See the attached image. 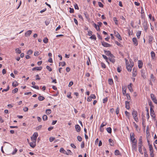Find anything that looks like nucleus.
<instances>
[{
  "label": "nucleus",
  "mask_w": 157,
  "mask_h": 157,
  "mask_svg": "<svg viewBox=\"0 0 157 157\" xmlns=\"http://www.w3.org/2000/svg\"><path fill=\"white\" fill-rule=\"evenodd\" d=\"M117 34H116L115 36L117 37L119 40H121L122 38L118 32H116Z\"/></svg>",
  "instance_id": "nucleus-18"
},
{
  "label": "nucleus",
  "mask_w": 157,
  "mask_h": 157,
  "mask_svg": "<svg viewBox=\"0 0 157 157\" xmlns=\"http://www.w3.org/2000/svg\"><path fill=\"white\" fill-rule=\"evenodd\" d=\"M33 53V51L32 50H30L28 51L27 52V54L28 55H30L32 54Z\"/></svg>",
  "instance_id": "nucleus-47"
},
{
  "label": "nucleus",
  "mask_w": 157,
  "mask_h": 157,
  "mask_svg": "<svg viewBox=\"0 0 157 157\" xmlns=\"http://www.w3.org/2000/svg\"><path fill=\"white\" fill-rule=\"evenodd\" d=\"M106 130L109 133H111V128H106Z\"/></svg>",
  "instance_id": "nucleus-56"
},
{
  "label": "nucleus",
  "mask_w": 157,
  "mask_h": 157,
  "mask_svg": "<svg viewBox=\"0 0 157 157\" xmlns=\"http://www.w3.org/2000/svg\"><path fill=\"white\" fill-rule=\"evenodd\" d=\"M38 136V134L37 132H35L34 133L33 136L31 137V139L32 141H36V139Z\"/></svg>",
  "instance_id": "nucleus-1"
},
{
  "label": "nucleus",
  "mask_w": 157,
  "mask_h": 157,
  "mask_svg": "<svg viewBox=\"0 0 157 157\" xmlns=\"http://www.w3.org/2000/svg\"><path fill=\"white\" fill-rule=\"evenodd\" d=\"M98 5L100 7L103 8V5L101 2H98Z\"/></svg>",
  "instance_id": "nucleus-44"
},
{
  "label": "nucleus",
  "mask_w": 157,
  "mask_h": 157,
  "mask_svg": "<svg viewBox=\"0 0 157 157\" xmlns=\"http://www.w3.org/2000/svg\"><path fill=\"white\" fill-rule=\"evenodd\" d=\"M78 140L80 142L82 141V138L80 136H78L77 137Z\"/></svg>",
  "instance_id": "nucleus-57"
},
{
  "label": "nucleus",
  "mask_w": 157,
  "mask_h": 157,
  "mask_svg": "<svg viewBox=\"0 0 157 157\" xmlns=\"http://www.w3.org/2000/svg\"><path fill=\"white\" fill-rule=\"evenodd\" d=\"M146 111H147V118H148L149 117V109L148 108L146 107H145Z\"/></svg>",
  "instance_id": "nucleus-30"
},
{
  "label": "nucleus",
  "mask_w": 157,
  "mask_h": 157,
  "mask_svg": "<svg viewBox=\"0 0 157 157\" xmlns=\"http://www.w3.org/2000/svg\"><path fill=\"white\" fill-rule=\"evenodd\" d=\"M90 38L91 39H94L95 40L96 39V37L94 34L91 35V36L90 37Z\"/></svg>",
  "instance_id": "nucleus-31"
},
{
  "label": "nucleus",
  "mask_w": 157,
  "mask_h": 157,
  "mask_svg": "<svg viewBox=\"0 0 157 157\" xmlns=\"http://www.w3.org/2000/svg\"><path fill=\"white\" fill-rule=\"evenodd\" d=\"M72 152L71 151V150H67V152L66 151V153L65 154L67 155H71L72 154Z\"/></svg>",
  "instance_id": "nucleus-32"
},
{
  "label": "nucleus",
  "mask_w": 157,
  "mask_h": 157,
  "mask_svg": "<svg viewBox=\"0 0 157 157\" xmlns=\"http://www.w3.org/2000/svg\"><path fill=\"white\" fill-rule=\"evenodd\" d=\"M153 39V37L152 36H150L149 38V42L151 44Z\"/></svg>",
  "instance_id": "nucleus-34"
},
{
  "label": "nucleus",
  "mask_w": 157,
  "mask_h": 157,
  "mask_svg": "<svg viewBox=\"0 0 157 157\" xmlns=\"http://www.w3.org/2000/svg\"><path fill=\"white\" fill-rule=\"evenodd\" d=\"M132 142V147H134V146H136V144L137 140H136L135 138L133 139L132 140H131Z\"/></svg>",
  "instance_id": "nucleus-12"
},
{
  "label": "nucleus",
  "mask_w": 157,
  "mask_h": 157,
  "mask_svg": "<svg viewBox=\"0 0 157 157\" xmlns=\"http://www.w3.org/2000/svg\"><path fill=\"white\" fill-rule=\"evenodd\" d=\"M55 139V138L52 137H50L49 138V140L51 142H52Z\"/></svg>",
  "instance_id": "nucleus-63"
},
{
  "label": "nucleus",
  "mask_w": 157,
  "mask_h": 157,
  "mask_svg": "<svg viewBox=\"0 0 157 157\" xmlns=\"http://www.w3.org/2000/svg\"><path fill=\"white\" fill-rule=\"evenodd\" d=\"M84 15L86 18L87 19H88L89 18V15H88L87 13V12H85L84 13Z\"/></svg>",
  "instance_id": "nucleus-41"
},
{
  "label": "nucleus",
  "mask_w": 157,
  "mask_h": 157,
  "mask_svg": "<svg viewBox=\"0 0 157 157\" xmlns=\"http://www.w3.org/2000/svg\"><path fill=\"white\" fill-rule=\"evenodd\" d=\"M46 113L47 114H49L51 113V110L50 109H47L46 111Z\"/></svg>",
  "instance_id": "nucleus-35"
},
{
  "label": "nucleus",
  "mask_w": 157,
  "mask_h": 157,
  "mask_svg": "<svg viewBox=\"0 0 157 157\" xmlns=\"http://www.w3.org/2000/svg\"><path fill=\"white\" fill-rule=\"evenodd\" d=\"M150 113L151 116L153 118H155V115L154 113V111L152 108H150Z\"/></svg>",
  "instance_id": "nucleus-7"
},
{
  "label": "nucleus",
  "mask_w": 157,
  "mask_h": 157,
  "mask_svg": "<svg viewBox=\"0 0 157 157\" xmlns=\"http://www.w3.org/2000/svg\"><path fill=\"white\" fill-rule=\"evenodd\" d=\"M40 54L39 52H35L34 53V55L35 56H37Z\"/></svg>",
  "instance_id": "nucleus-60"
},
{
  "label": "nucleus",
  "mask_w": 157,
  "mask_h": 157,
  "mask_svg": "<svg viewBox=\"0 0 157 157\" xmlns=\"http://www.w3.org/2000/svg\"><path fill=\"white\" fill-rule=\"evenodd\" d=\"M46 68L47 69H48L49 71H52V69L51 67H50L49 66L47 65L46 67Z\"/></svg>",
  "instance_id": "nucleus-51"
},
{
  "label": "nucleus",
  "mask_w": 157,
  "mask_h": 157,
  "mask_svg": "<svg viewBox=\"0 0 157 157\" xmlns=\"http://www.w3.org/2000/svg\"><path fill=\"white\" fill-rule=\"evenodd\" d=\"M104 52L105 54L108 56H109L111 54V52L109 51L104 50Z\"/></svg>",
  "instance_id": "nucleus-24"
},
{
  "label": "nucleus",
  "mask_w": 157,
  "mask_h": 157,
  "mask_svg": "<svg viewBox=\"0 0 157 157\" xmlns=\"http://www.w3.org/2000/svg\"><path fill=\"white\" fill-rule=\"evenodd\" d=\"M134 71V68H133V72L132 73V75L134 77H135L136 75L137 72H136V70H135Z\"/></svg>",
  "instance_id": "nucleus-42"
},
{
  "label": "nucleus",
  "mask_w": 157,
  "mask_h": 157,
  "mask_svg": "<svg viewBox=\"0 0 157 157\" xmlns=\"http://www.w3.org/2000/svg\"><path fill=\"white\" fill-rule=\"evenodd\" d=\"M102 56L103 57L105 60L106 61V62H107L108 63H109V62H108V58L106 56H105L104 55H102Z\"/></svg>",
  "instance_id": "nucleus-28"
},
{
  "label": "nucleus",
  "mask_w": 157,
  "mask_h": 157,
  "mask_svg": "<svg viewBox=\"0 0 157 157\" xmlns=\"http://www.w3.org/2000/svg\"><path fill=\"white\" fill-rule=\"evenodd\" d=\"M142 144H138L139 147V152L142 154H143V153L142 152Z\"/></svg>",
  "instance_id": "nucleus-13"
},
{
  "label": "nucleus",
  "mask_w": 157,
  "mask_h": 157,
  "mask_svg": "<svg viewBox=\"0 0 157 157\" xmlns=\"http://www.w3.org/2000/svg\"><path fill=\"white\" fill-rule=\"evenodd\" d=\"M122 90L123 94L124 95L125 94H126V87L125 86H124V87L123 86L122 87Z\"/></svg>",
  "instance_id": "nucleus-16"
},
{
  "label": "nucleus",
  "mask_w": 157,
  "mask_h": 157,
  "mask_svg": "<svg viewBox=\"0 0 157 157\" xmlns=\"http://www.w3.org/2000/svg\"><path fill=\"white\" fill-rule=\"evenodd\" d=\"M150 152H153V148L151 145H149V146Z\"/></svg>",
  "instance_id": "nucleus-37"
},
{
  "label": "nucleus",
  "mask_w": 157,
  "mask_h": 157,
  "mask_svg": "<svg viewBox=\"0 0 157 157\" xmlns=\"http://www.w3.org/2000/svg\"><path fill=\"white\" fill-rule=\"evenodd\" d=\"M43 41L44 43L46 44L48 42V39L47 37H45L43 40Z\"/></svg>",
  "instance_id": "nucleus-40"
},
{
  "label": "nucleus",
  "mask_w": 157,
  "mask_h": 157,
  "mask_svg": "<svg viewBox=\"0 0 157 157\" xmlns=\"http://www.w3.org/2000/svg\"><path fill=\"white\" fill-rule=\"evenodd\" d=\"M48 119V117L46 115H44L43 116V119L44 121H46Z\"/></svg>",
  "instance_id": "nucleus-46"
},
{
  "label": "nucleus",
  "mask_w": 157,
  "mask_h": 157,
  "mask_svg": "<svg viewBox=\"0 0 157 157\" xmlns=\"http://www.w3.org/2000/svg\"><path fill=\"white\" fill-rule=\"evenodd\" d=\"M109 142L111 146H113L114 141L111 139H109Z\"/></svg>",
  "instance_id": "nucleus-26"
},
{
  "label": "nucleus",
  "mask_w": 157,
  "mask_h": 157,
  "mask_svg": "<svg viewBox=\"0 0 157 157\" xmlns=\"http://www.w3.org/2000/svg\"><path fill=\"white\" fill-rule=\"evenodd\" d=\"M117 72H120L122 70L121 67L120 66V67H117Z\"/></svg>",
  "instance_id": "nucleus-45"
},
{
  "label": "nucleus",
  "mask_w": 157,
  "mask_h": 157,
  "mask_svg": "<svg viewBox=\"0 0 157 157\" xmlns=\"http://www.w3.org/2000/svg\"><path fill=\"white\" fill-rule=\"evenodd\" d=\"M108 100V98L107 97H106L104 98L103 100V103H105Z\"/></svg>",
  "instance_id": "nucleus-43"
},
{
  "label": "nucleus",
  "mask_w": 157,
  "mask_h": 157,
  "mask_svg": "<svg viewBox=\"0 0 157 157\" xmlns=\"http://www.w3.org/2000/svg\"><path fill=\"white\" fill-rule=\"evenodd\" d=\"M42 69V67H33L32 69V71H41Z\"/></svg>",
  "instance_id": "nucleus-9"
},
{
  "label": "nucleus",
  "mask_w": 157,
  "mask_h": 157,
  "mask_svg": "<svg viewBox=\"0 0 157 157\" xmlns=\"http://www.w3.org/2000/svg\"><path fill=\"white\" fill-rule=\"evenodd\" d=\"M148 105L149 106H150V108H153V107H154V106L152 105V103L151 101H148Z\"/></svg>",
  "instance_id": "nucleus-39"
},
{
  "label": "nucleus",
  "mask_w": 157,
  "mask_h": 157,
  "mask_svg": "<svg viewBox=\"0 0 157 157\" xmlns=\"http://www.w3.org/2000/svg\"><path fill=\"white\" fill-rule=\"evenodd\" d=\"M60 64H61L60 65L62 67L64 66L66 64V63L65 62H60L59 63V66H60Z\"/></svg>",
  "instance_id": "nucleus-38"
},
{
  "label": "nucleus",
  "mask_w": 157,
  "mask_h": 157,
  "mask_svg": "<svg viewBox=\"0 0 157 157\" xmlns=\"http://www.w3.org/2000/svg\"><path fill=\"white\" fill-rule=\"evenodd\" d=\"M132 83H130L129 85H128V88L129 89V91L131 92H132L133 91L132 86Z\"/></svg>",
  "instance_id": "nucleus-15"
},
{
  "label": "nucleus",
  "mask_w": 157,
  "mask_h": 157,
  "mask_svg": "<svg viewBox=\"0 0 157 157\" xmlns=\"http://www.w3.org/2000/svg\"><path fill=\"white\" fill-rule=\"evenodd\" d=\"M108 81L109 84L110 85H112L113 83V80L112 78L109 79Z\"/></svg>",
  "instance_id": "nucleus-33"
},
{
  "label": "nucleus",
  "mask_w": 157,
  "mask_h": 157,
  "mask_svg": "<svg viewBox=\"0 0 157 157\" xmlns=\"http://www.w3.org/2000/svg\"><path fill=\"white\" fill-rule=\"evenodd\" d=\"M39 96L38 97V99L40 101H42L44 99V97L40 95V94H39Z\"/></svg>",
  "instance_id": "nucleus-19"
},
{
  "label": "nucleus",
  "mask_w": 157,
  "mask_h": 157,
  "mask_svg": "<svg viewBox=\"0 0 157 157\" xmlns=\"http://www.w3.org/2000/svg\"><path fill=\"white\" fill-rule=\"evenodd\" d=\"M132 41L133 42L135 46H137L138 45V42L136 38L134 37L132 38Z\"/></svg>",
  "instance_id": "nucleus-10"
},
{
  "label": "nucleus",
  "mask_w": 157,
  "mask_h": 157,
  "mask_svg": "<svg viewBox=\"0 0 157 157\" xmlns=\"http://www.w3.org/2000/svg\"><path fill=\"white\" fill-rule=\"evenodd\" d=\"M120 154V152L119 150H116L115 151V155H118Z\"/></svg>",
  "instance_id": "nucleus-49"
},
{
  "label": "nucleus",
  "mask_w": 157,
  "mask_h": 157,
  "mask_svg": "<svg viewBox=\"0 0 157 157\" xmlns=\"http://www.w3.org/2000/svg\"><path fill=\"white\" fill-rule=\"evenodd\" d=\"M116 113L117 115H118L119 113V108L117 107L116 109Z\"/></svg>",
  "instance_id": "nucleus-59"
},
{
  "label": "nucleus",
  "mask_w": 157,
  "mask_h": 157,
  "mask_svg": "<svg viewBox=\"0 0 157 157\" xmlns=\"http://www.w3.org/2000/svg\"><path fill=\"white\" fill-rule=\"evenodd\" d=\"M130 139L131 140L135 138H134V134L133 132H131L130 134Z\"/></svg>",
  "instance_id": "nucleus-27"
},
{
  "label": "nucleus",
  "mask_w": 157,
  "mask_h": 157,
  "mask_svg": "<svg viewBox=\"0 0 157 157\" xmlns=\"http://www.w3.org/2000/svg\"><path fill=\"white\" fill-rule=\"evenodd\" d=\"M132 114L135 120L136 121L138 119L137 117V111L133 109L132 111Z\"/></svg>",
  "instance_id": "nucleus-2"
},
{
  "label": "nucleus",
  "mask_w": 157,
  "mask_h": 157,
  "mask_svg": "<svg viewBox=\"0 0 157 157\" xmlns=\"http://www.w3.org/2000/svg\"><path fill=\"white\" fill-rule=\"evenodd\" d=\"M108 59L109 60L110 62H112L113 63H114L115 62V59H114V58H110V57H109Z\"/></svg>",
  "instance_id": "nucleus-21"
},
{
  "label": "nucleus",
  "mask_w": 157,
  "mask_h": 157,
  "mask_svg": "<svg viewBox=\"0 0 157 157\" xmlns=\"http://www.w3.org/2000/svg\"><path fill=\"white\" fill-rule=\"evenodd\" d=\"M129 102L127 101H126L125 102V107L128 109H129L130 108Z\"/></svg>",
  "instance_id": "nucleus-11"
},
{
  "label": "nucleus",
  "mask_w": 157,
  "mask_h": 157,
  "mask_svg": "<svg viewBox=\"0 0 157 157\" xmlns=\"http://www.w3.org/2000/svg\"><path fill=\"white\" fill-rule=\"evenodd\" d=\"M106 124V123H103L101 124L100 128H102L105 126Z\"/></svg>",
  "instance_id": "nucleus-61"
},
{
  "label": "nucleus",
  "mask_w": 157,
  "mask_h": 157,
  "mask_svg": "<svg viewBox=\"0 0 157 157\" xmlns=\"http://www.w3.org/2000/svg\"><path fill=\"white\" fill-rule=\"evenodd\" d=\"M141 31H138L136 33V36L138 39H139L140 37V36L141 34Z\"/></svg>",
  "instance_id": "nucleus-23"
},
{
  "label": "nucleus",
  "mask_w": 157,
  "mask_h": 157,
  "mask_svg": "<svg viewBox=\"0 0 157 157\" xmlns=\"http://www.w3.org/2000/svg\"><path fill=\"white\" fill-rule=\"evenodd\" d=\"M134 65L133 63L131 65H126V68L128 71L131 72L132 70V68Z\"/></svg>",
  "instance_id": "nucleus-5"
},
{
  "label": "nucleus",
  "mask_w": 157,
  "mask_h": 157,
  "mask_svg": "<svg viewBox=\"0 0 157 157\" xmlns=\"http://www.w3.org/2000/svg\"><path fill=\"white\" fill-rule=\"evenodd\" d=\"M23 110L24 112H27L28 110V107H25L24 108Z\"/></svg>",
  "instance_id": "nucleus-62"
},
{
  "label": "nucleus",
  "mask_w": 157,
  "mask_h": 157,
  "mask_svg": "<svg viewBox=\"0 0 157 157\" xmlns=\"http://www.w3.org/2000/svg\"><path fill=\"white\" fill-rule=\"evenodd\" d=\"M139 141L138 144H142V137L141 136H140V137Z\"/></svg>",
  "instance_id": "nucleus-48"
},
{
  "label": "nucleus",
  "mask_w": 157,
  "mask_h": 157,
  "mask_svg": "<svg viewBox=\"0 0 157 157\" xmlns=\"http://www.w3.org/2000/svg\"><path fill=\"white\" fill-rule=\"evenodd\" d=\"M16 52L18 54H20L21 52V51L19 48H17L16 49Z\"/></svg>",
  "instance_id": "nucleus-52"
},
{
  "label": "nucleus",
  "mask_w": 157,
  "mask_h": 157,
  "mask_svg": "<svg viewBox=\"0 0 157 157\" xmlns=\"http://www.w3.org/2000/svg\"><path fill=\"white\" fill-rule=\"evenodd\" d=\"M90 97L92 99H95L96 98V96L94 94H91V95Z\"/></svg>",
  "instance_id": "nucleus-64"
},
{
  "label": "nucleus",
  "mask_w": 157,
  "mask_h": 157,
  "mask_svg": "<svg viewBox=\"0 0 157 157\" xmlns=\"http://www.w3.org/2000/svg\"><path fill=\"white\" fill-rule=\"evenodd\" d=\"M151 57L152 58L154 59L155 56V52L153 51H152L151 53Z\"/></svg>",
  "instance_id": "nucleus-36"
},
{
  "label": "nucleus",
  "mask_w": 157,
  "mask_h": 157,
  "mask_svg": "<svg viewBox=\"0 0 157 157\" xmlns=\"http://www.w3.org/2000/svg\"><path fill=\"white\" fill-rule=\"evenodd\" d=\"M18 85V83L17 81H15V82H13L12 83V85L13 87H15L17 86Z\"/></svg>",
  "instance_id": "nucleus-22"
},
{
  "label": "nucleus",
  "mask_w": 157,
  "mask_h": 157,
  "mask_svg": "<svg viewBox=\"0 0 157 157\" xmlns=\"http://www.w3.org/2000/svg\"><path fill=\"white\" fill-rule=\"evenodd\" d=\"M94 26L97 31H100V28L98 26V25H97L96 24H94Z\"/></svg>",
  "instance_id": "nucleus-25"
},
{
  "label": "nucleus",
  "mask_w": 157,
  "mask_h": 157,
  "mask_svg": "<svg viewBox=\"0 0 157 157\" xmlns=\"http://www.w3.org/2000/svg\"><path fill=\"white\" fill-rule=\"evenodd\" d=\"M70 10L69 12L71 13H73L74 12V10L73 8H71V7L69 8Z\"/></svg>",
  "instance_id": "nucleus-55"
},
{
  "label": "nucleus",
  "mask_w": 157,
  "mask_h": 157,
  "mask_svg": "<svg viewBox=\"0 0 157 157\" xmlns=\"http://www.w3.org/2000/svg\"><path fill=\"white\" fill-rule=\"evenodd\" d=\"M74 7H75V9L78 10H79V8L78 7V5L77 4L75 3L74 5Z\"/></svg>",
  "instance_id": "nucleus-54"
},
{
  "label": "nucleus",
  "mask_w": 157,
  "mask_h": 157,
  "mask_svg": "<svg viewBox=\"0 0 157 157\" xmlns=\"http://www.w3.org/2000/svg\"><path fill=\"white\" fill-rule=\"evenodd\" d=\"M18 90V89L17 88H15L14 90H13L12 91L13 93H16L17 92Z\"/></svg>",
  "instance_id": "nucleus-53"
},
{
  "label": "nucleus",
  "mask_w": 157,
  "mask_h": 157,
  "mask_svg": "<svg viewBox=\"0 0 157 157\" xmlns=\"http://www.w3.org/2000/svg\"><path fill=\"white\" fill-rule=\"evenodd\" d=\"M114 21L115 22V24L116 25L118 24V21L117 20V18L116 17H114L113 18Z\"/></svg>",
  "instance_id": "nucleus-50"
},
{
  "label": "nucleus",
  "mask_w": 157,
  "mask_h": 157,
  "mask_svg": "<svg viewBox=\"0 0 157 157\" xmlns=\"http://www.w3.org/2000/svg\"><path fill=\"white\" fill-rule=\"evenodd\" d=\"M138 66L139 68H141L142 67L143 63L140 60L138 61Z\"/></svg>",
  "instance_id": "nucleus-14"
},
{
  "label": "nucleus",
  "mask_w": 157,
  "mask_h": 157,
  "mask_svg": "<svg viewBox=\"0 0 157 157\" xmlns=\"http://www.w3.org/2000/svg\"><path fill=\"white\" fill-rule=\"evenodd\" d=\"M143 25L144 30L146 32H147L148 29L147 21H144L143 23Z\"/></svg>",
  "instance_id": "nucleus-3"
},
{
  "label": "nucleus",
  "mask_w": 157,
  "mask_h": 157,
  "mask_svg": "<svg viewBox=\"0 0 157 157\" xmlns=\"http://www.w3.org/2000/svg\"><path fill=\"white\" fill-rule=\"evenodd\" d=\"M150 96L151 100L155 104H157V100L155 97L154 94H151Z\"/></svg>",
  "instance_id": "nucleus-4"
},
{
  "label": "nucleus",
  "mask_w": 157,
  "mask_h": 157,
  "mask_svg": "<svg viewBox=\"0 0 157 157\" xmlns=\"http://www.w3.org/2000/svg\"><path fill=\"white\" fill-rule=\"evenodd\" d=\"M101 44L104 47H109L111 46V45L110 44L107 43L104 41L101 42Z\"/></svg>",
  "instance_id": "nucleus-6"
},
{
  "label": "nucleus",
  "mask_w": 157,
  "mask_h": 157,
  "mask_svg": "<svg viewBox=\"0 0 157 157\" xmlns=\"http://www.w3.org/2000/svg\"><path fill=\"white\" fill-rule=\"evenodd\" d=\"M146 137L147 138L150 136V133L149 132V128H147L146 131Z\"/></svg>",
  "instance_id": "nucleus-20"
},
{
  "label": "nucleus",
  "mask_w": 157,
  "mask_h": 157,
  "mask_svg": "<svg viewBox=\"0 0 157 157\" xmlns=\"http://www.w3.org/2000/svg\"><path fill=\"white\" fill-rule=\"evenodd\" d=\"M59 151L60 152L63 153L65 154V153H66V151L63 148H61Z\"/></svg>",
  "instance_id": "nucleus-29"
},
{
  "label": "nucleus",
  "mask_w": 157,
  "mask_h": 157,
  "mask_svg": "<svg viewBox=\"0 0 157 157\" xmlns=\"http://www.w3.org/2000/svg\"><path fill=\"white\" fill-rule=\"evenodd\" d=\"M32 31L31 30H29L27 31L25 34V36H27V35L29 36L32 33Z\"/></svg>",
  "instance_id": "nucleus-17"
},
{
  "label": "nucleus",
  "mask_w": 157,
  "mask_h": 157,
  "mask_svg": "<svg viewBox=\"0 0 157 157\" xmlns=\"http://www.w3.org/2000/svg\"><path fill=\"white\" fill-rule=\"evenodd\" d=\"M126 96L127 99L130 100L131 99L130 96L129 94H128V93L127 94H126Z\"/></svg>",
  "instance_id": "nucleus-58"
},
{
  "label": "nucleus",
  "mask_w": 157,
  "mask_h": 157,
  "mask_svg": "<svg viewBox=\"0 0 157 157\" xmlns=\"http://www.w3.org/2000/svg\"><path fill=\"white\" fill-rule=\"evenodd\" d=\"M32 142L29 143L30 146L32 148H34L36 146V141H32Z\"/></svg>",
  "instance_id": "nucleus-8"
}]
</instances>
